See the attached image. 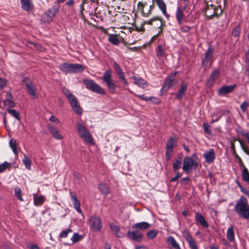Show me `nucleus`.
Returning a JSON list of instances; mask_svg holds the SVG:
<instances>
[{
  "label": "nucleus",
  "mask_w": 249,
  "mask_h": 249,
  "mask_svg": "<svg viewBox=\"0 0 249 249\" xmlns=\"http://www.w3.org/2000/svg\"><path fill=\"white\" fill-rule=\"evenodd\" d=\"M158 233L157 230H152L147 232L146 236L148 239H153L155 238Z\"/></svg>",
  "instance_id": "obj_41"
},
{
  "label": "nucleus",
  "mask_w": 249,
  "mask_h": 249,
  "mask_svg": "<svg viewBox=\"0 0 249 249\" xmlns=\"http://www.w3.org/2000/svg\"><path fill=\"white\" fill-rule=\"evenodd\" d=\"M15 196L19 200L23 201L21 196V190L19 187H16L15 189Z\"/></svg>",
  "instance_id": "obj_46"
},
{
  "label": "nucleus",
  "mask_w": 249,
  "mask_h": 249,
  "mask_svg": "<svg viewBox=\"0 0 249 249\" xmlns=\"http://www.w3.org/2000/svg\"><path fill=\"white\" fill-rule=\"evenodd\" d=\"M113 67L117 74L118 75V77L124 74V73L121 67L116 62H114L113 63Z\"/></svg>",
  "instance_id": "obj_38"
},
{
  "label": "nucleus",
  "mask_w": 249,
  "mask_h": 249,
  "mask_svg": "<svg viewBox=\"0 0 249 249\" xmlns=\"http://www.w3.org/2000/svg\"><path fill=\"white\" fill-rule=\"evenodd\" d=\"M249 107V104L247 101H244L240 105V108L243 113H245Z\"/></svg>",
  "instance_id": "obj_50"
},
{
  "label": "nucleus",
  "mask_w": 249,
  "mask_h": 249,
  "mask_svg": "<svg viewBox=\"0 0 249 249\" xmlns=\"http://www.w3.org/2000/svg\"><path fill=\"white\" fill-rule=\"evenodd\" d=\"M241 27L239 25H237L234 28L231 33V35L234 37H238L240 35Z\"/></svg>",
  "instance_id": "obj_45"
},
{
  "label": "nucleus",
  "mask_w": 249,
  "mask_h": 249,
  "mask_svg": "<svg viewBox=\"0 0 249 249\" xmlns=\"http://www.w3.org/2000/svg\"><path fill=\"white\" fill-rule=\"evenodd\" d=\"M213 52V49L211 47H209L205 53L204 58L202 60L203 64L207 65L209 62L212 60V57Z\"/></svg>",
  "instance_id": "obj_21"
},
{
  "label": "nucleus",
  "mask_w": 249,
  "mask_h": 249,
  "mask_svg": "<svg viewBox=\"0 0 249 249\" xmlns=\"http://www.w3.org/2000/svg\"><path fill=\"white\" fill-rule=\"evenodd\" d=\"M157 57L160 59L166 56V53L164 48L161 45H158L156 50Z\"/></svg>",
  "instance_id": "obj_30"
},
{
  "label": "nucleus",
  "mask_w": 249,
  "mask_h": 249,
  "mask_svg": "<svg viewBox=\"0 0 249 249\" xmlns=\"http://www.w3.org/2000/svg\"><path fill=\"white\" fill-rule=\"evenodd\" d=\"M70 194L71 195V197L72 200L73 205L74 208L78 213H82V210L80 208V203L77 198L76 195L71 192H70Z\"/></svg>",
  "instance_id": "obj_20"
},
{
  "label": "nucleus",
  "mask_w": 249,
  "mask_h": 249,
  "mask_svg": "<svg viewBox=\"0 0 249 249\" xmlns=\"http://www.w3.org/2000/svg\"><path fill=\"white\" fill-rule=\"evenodd\" d=\"M74 4V0H68L65 3V5L69 6L71 7Z\"/></svg>",
  "instance_id": "obj_60"
},
{
  "label": "nucleus",
  "mask_w": 249,
  "mask_h": 249,
  "mask_svg": "<svg viewBox=\"0 0 249 249\" xmlns=\"http://www.w3.org/2000/svg\"><path fill=\"white\" fill-rule=\"evenodd\" d=\"M231 152H232V153L233 154V155L234 156H235L236 158H238V155L236 154V151H235L234 143L232 142H231Z\"/></svg>",
  "instance_id": "obj_55"
},
{
  "label": "nucleus",
  "mask_w": 249,
  "mask_h": 249,
  "mask_svg": "<svg viewBox=\"0 0 249 249\" xmlns=\"http://www.w3.org/2000/svg\"><path fill=\"white\" fill-rule=\"evenodd\" d=\"M103 80L106 83L108 90L112 93H114L116 85L112 79V71L109 69H107L104 73Z\"/></svg>",
  "instance_id": "obj_9"
},
{
  "label": "nucleus",
  "mask_w": 249,
  "mask_h": 249,
  "mask_svg": "<svg viewBox=\"0 0 249 249\" xmlns=\"http://www.w3.org/2000/svg\"><path fill=\"white\" fill-rule=\"evenodd\" d=\"M173 151H168L166 150L165 158L167 161H169L172 156Z\"/></svg>",
  "instance_id": "obj_56"
},
{
  "label": "nucleus",
  "mask_w": 249,
  "mask_h": 249,
  "mask_svg": "<svg viewBox=\"0 0 249 249\" xmlns=\"http://www.w3.org/2000/svg\"><path fill=\"white\" fill-rule=\"evenodd\" d=\"M195 219L196 222H199L203 227H208L209 225L202 214L198 213H196L195 215Z\"/></svg>",
  "instance_id": "obj_28"
},
{
  "label": "nucleus",
  "mask_w": 249,
  "mask_h": 249,
  "mask_svg": "<svg viewBox=\"0 0 249 249\" xmlns=\"http://www.w3.org/2000/svg\"><path fill=\"white\" fill-rule=\"evenodd\" d=\"M62 91L68 99L71 107L74 112L77 114H81L82 108L77 98L71 93L70 90L65 87L62 88Z\"/></svg>",
  "instance_id": "obj_2"
},
{
  "label": "nucleus",
  "mask_w": 249,
  "mask_h": 249,
  "mask_svg": "<svg viewBox=\"0 0 249 249\" xmlns=\"http://www.w3.org/2000/svg\"><path fill=\"white\" fill-rule=\"evenodd\" d=\"M99 189L105 195L109 193V189L107 185L104 183H100L98 186Z\"/></svg>",
  "instance_id": "obj_36"
},
{
  "label": "nucleus",
  "mask_w": 249,
  "mask_h": 249,
  "mask_svg": "<svg viewBox=\"0 0 249 249\" xmlns=\"http://www.w3.org/2000/svg\"><path fill=\"white\" fill-rule=\"evenodd\" d=\"M138 97H139L140 98L144 100V101H148L149 100H150L151 99V97H148L147 96H145L144 94H142V95H137Z\"/></svg>",
  "instance_id": "obj_59"
},
{
  "label": "nucleus",
  "mask_w": 249,
  "mask_h": 249,
  "mask_svg": "<svg viewBox=\"0 0 249 249\" xmlns=\"http://www.w3.org/2000/svg\"><path fill=\"white\" fill-rule=\"evenodd\" d=\"M242 179L249 184V173L246 168H244L242 173Z\"/></svg>",
  "instance_id": "obj_39"
},
{
  "label": "nucleus",
  "mask_w": 249,
  "mask_h": 249,
  "mask_svg": "<svg viewBox=\"0 0 249 249\" xmlns=\"http://www.w3.org/2000/svg\"><path fill=\"white\" fill-rule=\"evenodd\" d=\"M60 70L64 73H77L82 72L84 70L82 65L79 64H69L65 63L61 64L59 67Z\"/></svg>",
  "instance_id": "obj_7"
},
{
  "label": "nucleus",
  "mask_w": 249,
  "mask_h": 249,
  "mask_svg": "<svg viewBox=\"0 0 249 249\" xmlns=\"http://www.w3.org/2000/svg\"><path fill=\"white\" fill-rule=\"evenodd\" d=\"M182 233L183 237L188 243L189 246L191 249H198L193 236L190 234L189 232L187 230H184L182 231Z\"/></svg>",
  "instance_id": "obj_13"
},
{
  "label": "nucleus",
  "mask_w": 249,
  "mask_h": 249,
  "mask_svg": "<svg viewBox=\"0 0 249 249\" xmlns=\"http://www.w3.org/2000/svg\"><path fill=\"white\" fill-rule=\"evenodd\" d=\"M187 88V84L183 81L181 84V86L178 90V92L176 94V98L178 100L180 99L183 95L184 94L185 91Z\"/></svg>",
  "instance_id": "obj_26"
},
{
  "label": "nucleus",
  "mask_w": 249,
  "mask_h": 249,
  "mask_svg": "<svg viewBox=\"0 0 249 249\" xmlns=\"http://www.w3.org/2000/svg\"><path fill=\"white\" fill-rule=\"evenodd\" d=\"M76 125L80 138L86 143L93 145L94 144V140L89 131L81 123H76Z\"/></svg>",
  "instance_id": "obj_6"
},
{
  "label": "nucleus",
  "mask_w": 249,
  "mask_h": 249,
  "mask_svg": "<svg viewBox=\"0 0 249 249\" xmlns=\"http://www.w3.org/2000/svg\"><path fill=\"white\" fill-rule=\"evenodd\" d=\"M23 163L25 165L26 168L30 170L31 168V160L26 156L25 154H24V158L23 159Z\"/></svg>",
  "instance_id": "obj_40"
},
{
  "label": "nucleus",
  "mask_w": 249,
  "mask_h": 249,
  "mask_svg": "<svg viewBox=\"0 0 249 249\" xmlns=\"http://www.w3.org/2000/svg\"><path fill=\"white\" fill-rule=\"evenodd\" d=\"M24 84L26 86V89L29 94L34 98H37V95L36 93V89L33 85L31 80L25 77L23 80Z\"/></svg>",
  "instance_id": "obj_11"
},
{
  "label": "nucleus",
  "mask_w": 249,
  "mask_h": 249,
  "mask_svg": "<svg viewBox=\"0 0 249 249\" xmlns=\"http://www.w3.org/2000/svg\"><path fill=\"white\" fill-rule=\"evenodd\" d=\"M168 244H170L175 249H180L178 244L176 242L173 236H169L166 239Z\"/></svg>",
  "instance_id": "obj_34"
},
{
  "label": "nucleus",
  "mask_w": 249,
  "mask_h": 249,
  "mask_svg": "<svg viewBox=\"0 0 249 249\" xmlns=\"http://www.w3.org/2000/svg\"><path fill=\"white\" fill-rule=\"evenodd\" d=\"M198 158L196 154L194 153L192 157H186L183 161L182 170L186 173L190 172L193 168L196 169L198 166Z\"/></svg>",
  "instance_id": "obj_3"
},
{
  "label": "nucleus",
  "mask_w": 249,
  "mask_h": 249,
  "mask_svg": "<svg viewBox=\"0 0 249 249\" xmlns=\"http://www.w3.org/2000/svg\"><path fill=\"white\" fill-rule=\"evenodd\" d=\"M152 1L156 2L159 9L161 11L162 14L168 19L170 16L166 12V6L164 1L163 0H153Z\"/></svg>",
  "instance_id": "obj_19"
},
{
  "label": "nucleus",
  "mask_w": 249,
  "mask_h": 249,
  "mask_svg": "<svg viewBox=\"0 0 249 249\" xmlns=\"http://www.w3.org/2000/svg\"><path fill=\"white\" fill-rule=\"evenodd\" d=\"M131 79L134 80L133 83L140 87L144 88L147 86V83L146 81L141 78H137L133 76L131 77Z\"/></svg>",
  "instance_id": "obj_25"
},
{
  "label": "nucleus",
  "mask_w": 249,
  "mask_h": 249,
  "mask_svg": "<svg viewBox=\"0 0 249 249\" xmlns=\"http://www.w3.org/2000/svg\"><path fill=\"white\" fill-rule=\"evenodd\" d=\"M7 110L10 115L13 116L17 120H20L19 114L17 112L16 110L14 109L7 108Z\"/></svg>",
  "instance_id": "obj_44"
},
{
  "label": "nucleus",
  "mask_w": 249,
  "mask_h": 249,
  "mask_svg": "<svg viewBox=\"0 0 249 249\" xmlns=\"http://www.w3.org/2000/svg\"><path fill=\"white\" fill-rule=\"evenodd\" d=\"M144 23L154 25L157 28H160L162 25L161 18L158 17H155L147 21H145Z\"/></svg>",
  "instance_id": "obj_18"
},
{
  "label": "nucleus",
  "mask_w": 249,
  "mask_h": 249,
  "mask_svg": "<svg viewBox=\"0 0 249 249\" xmlns=\"http://www.w3.org/2000/svg\"><path fill=\"white\" fill-rule=\"evenodd\" d=\"M22 8L26 11H30L34 8L31 0H20Z\"/></svg>",
  "instance_id": "obj_22"
},
{
  "label": "nucleus",
  "mask_w": 249,
  "mask_h": 249,
  "mask_svg": "<svg viewBox=\"0 0 249 249\" xmlns=\"http://www.w3.org/2000/svg\"><path fill=\"white\" fill-rule=\"evenodd\" d=\"M33 199L35 205L36 206H40L43 203L44 197L42 195L38 196L36 194H34Z\"/></svg>",
  "instance_id": "obj_31"
},
{
  "label": "nucleus",
  "mask_w": 249,
  "mask_h": 249,
  "mask_svg": "<svg viewBox=\"0 0 249 249\" xmlns=\"http://www.w3.org/2000/svg\"><path fill=\"white\" fill-rule=\"evenodd\" d=\"M191 27L186 25H183L180 28V31L183 33H188Z\"/></svg>",
  "instance_id": "obj_53"
},
{
  "label": "nucleus",
  "mask_w": 249,
  "mask_h": 249,
  "mask_svg": "<svg viewBox=\"0 0 249 249\" xmlns=\"http://www.w3.org/2000/svg\"><path fill=\"white\" fill-rule=\"evenodd\" d=\"M204 13L206 19H212L214 18H218L222 14V11L220 6L211 4L206 6Z\"/></svg>",
  "instance_id": "obj_4"
},
{
  "label": "nucleus",
  "mask_w": 249,
  "mask_h": 249,
  "mask_svg": "<svg viewBox=\"0 0 249 249\" xmlns=\"http://www.w3.org/2000/svg\"><path fill=\"white\" fill-rule=\"evenodd\" d=\"M4 106H8L10 107H15V103L12 100H5L4 102Z\"/></svg>",
  "instance_id": "obj_52"
},
{
  "label": "nucleus",
  "mask_w": 249,
  "mask_h": 249,
  "mask_svg": "<svg viewBox=\"0 0 249 249\" xmlns=\"http://www.w3.org/2000/svg\"><path fill=\"white\" fill-rule=\"evenodd\" d=\"M203 128L204 132L208 134H211V131L210 130L209 128V125L205 123L203 124Z\"/></svg>",
  "instance_id": "obj_54"
},
{
  "label": "nucleus",
  "mask_w": 249,
  "mask_h": 249,
  "mask_svg": "<svg viewBox=\"0 0 249 249\" xmlns=\"http://www.w3.org/2000/svg\"><path fill=\"white\" fill-rule=\"evenodd\" d=\"M46 15H48L50 18H52L54 16V13H52V11L51 10L49 9Z\"/></svg>",
  "instance_id": "obj_64"
},
{
  "label": "nucleus",
  "mask_w": 249,
  "mask_h": 249,
  "mask_svg": "<svg viewBox=\"0 0 249 249\" xmlns=\"http://www.w3.org/2000/svg\"><path fill=\"white\" fill-rule=\"evenodd\" d=\"M236 87V85L223 86L218 90V94L224 96L225 94L231 92Z\"/></svg>",
  "instance_id": "obj_14"
},
{
  "label": "nucleus",
  "mask_w": 249,
  "mask_h": 249,
  "mask_svg": "<svg viewBox=\"0 0 249 249\" xmlns=\"http://www.w3.org/2000/svg\"><path fill=\"white\" fill-rule=\"evenodd\" d=\"M181 174L180 173H178L176 176H175L174 178H173L171 180V181L172 182H174V181H176L178 180V179L180 178L181 177Z\"/></svg>",
  "instance_id": "obj_58"
},
{
  "label": "nucleus",
  "mask_w": 249,
  "mask_h": 249,
  "mask_svg": "<svg viewBox=\"0 0 249 249\" xmlns=\"http://www.w3.org/2000/svg\"><path fill=\"white\" fill-rule=\"evenodd\" d=\"M72 232V231L70 228H68L66 230L62 231L59 235V237L60 238H66L70 233Z\"/></svg>",
  "instance_id": "obj_42"
},
{
  "label": "nucleus",
  "mask_w": 249,
  "mask_h": 249,
  "mask_svg": "<svg viewBox=\"0 0 249 249\" xmlns=\"http://www.w3.org/2000/svg\"><path fill=\"white\" fill-rule=\"evenodd\" d=\"M189 181V178L188 177L183 178L181 179V183L184 185L187 184Z\"/></svg>",
  "instance_id": "obj_62"
},
{
  "label": "nucleus",
  "mask_w": 249,
  "mask_h": 249,
  "mask_svg": "<svg viewBox=\"0 0 249 249\" xmlns=\"http://www.w3.org/2000/svg\"><path fill=\"white\" fill-rule=\"evenodd\" d=\"M227 237L230 242L234 241V233L232 226L228 228L227 232Z\"/></svg>",
  "instance_id": "obj_33"
},
{
  "label": "nucleus",
  "mask_w": 249,
  "mask_h": 249,
  "mask_svg": "<svg viewBox=\"0 0 249 249\" xmlns=\"http://www.w3.org/2000/svg\"><path fill=\"white\" fill-rule=\"evenodd\" d=\"M6 85V81L4 79L0 78V89H2Z\"/></svg>",
  "instance_id": "obj_61"
},
{
  "label": "nucleus",
  "mask_w": 249,
  "mask_h": 249,
  "mask_svg": "<svg viewBox=\"0 0 249 249\" xmlns=\"http://www.w3.org/2000/svg\"><path fill=\"white\" fill-rule=\"evenodd\" d=\"M234 210L240 217L249 219V205L245 197L242 196L237 201Z\"/></svg>",
  "instance_id": "obj_1"
},
{
  "label": "nucleus",
  "mask_w": 249,
  "mask_h": 249,
  "mask_svg": "<svg viewBox=\"0 0 249 249\" xmlns=\"http://www.w3.org/2000/svg\"><path fill=\"white\" fill-rule=\"evenodd\" d=\"M88 223L90 229L94 231H99L102 228L101 221L98 216L95 215L91 216Z\"/></svg>",
  "instance_id": "obj_10"
},
{
  "label": "nucleus",
  "mask_w": 249,
  "mask_h": 249,
  "mask_svg": "<svg viewBox=\"0 0 249 249\" xmlns=\"http://www.w3.org/2000/svg\"><path fill=\"white\" fill-rule=\"evenodd\" d=\"M10 167V164L7 161H5L3 163L0 164V173H2L5 171L6 169Z\"/></svg>",
  "instance_id": "obj_48"
},
{
  "label": "nucleus",
  "mask_w": 249,
  "mask_h": 249,
  "mask_svg": "<svg viewBox=\"0 0 249 249\" xmlns=\"http://www.w3.org/2000/svg\"><path fill=\"white\" fill-rule=\"evenodd\" d=\"M108 40L109 42L115 45H118L120 42L118 36L114 34L109 35Z\"/></svg>",
  "instance_id": "obj_35"
},
{
  "label": "nucleus",
  "mask_w": 249,
  "mask_h": 249,
  "mask_svg": "<svg viewBox=\"0 0 249 249\" xmlns=\"http://www.w3.org/2000/svg\"><path fill=\"white\" fill-rule=\"evenodd\" d=\"M220 73V70L218 69H214L211 74L210 78L207 81V84L211 86L217 79Z\"/></svg>",
  "instance_id": "obj_17"
},
{
  "label": "nucleus",
  "mask_w": 249,
  "mask_h": 249,
  "mask_svg": "<svg viewBox=\"0 0 249 249\" xmlns=\"http://www.w3.org/2000/svg\"><path fill=\"white\" fill-rule=\"evenodd\" d=\"M176 17L178 23L180 25H181L183 22L184 15L183 10L180 7H178L177 8Z\"/></svg>",
  "instance_id": "obj_23"
},
{
  "label": "nucleus",
  "mask_w": 249,
  "mask_h": 249,
  "mask_svg": "<svg viewBox=\"0 0 249 249\" xmlns=\"http://www.w3.org/2000/svg\"><path fill=\"white\" fill-rule=\"evenodd\" d=\"M176 73L175 72L174 74L170 75L166 78L161 89L162 91L166 92L170 88L176 85L177 83L175 77Z\"/></svg>",
  "instance_id": "obj_12"
},
{
  "label": "nucleus",
  "mask_w": 249,
  "mask_h": 249,
  "mask_svg": "<svg viewBox=\"0 0 249 249\" xmlns=\"http://www.w3.org/2000/svg\"><path fill=\"white\" fill-rule=\"evenodd\" d=\"M83 82L86 86V88L92 92L102 95L106 94L105 90L93 80L89 79H85L83 80Z\"/></svg>",
  "instance_id": "obj_8"
},
{
  "label": "nucleus",
  "mask_w": 249,
  "mask_h": 249,
  "mask_svg": "<svg viewBox=\"0 0 249 249\" xmlns=\"http://www.w3.org/2000/svg\"><path fill=\"white\" fill-rule=\"evenodd\" d=\"M181 163L182 159L181 157H178L173 163L174 171H177L181 167Z\"/></svg>",
  "instance_id": "obj_37"
},
{
  "label": "nucleus",
  "mask_w": 249,
  "mask_h": 249,
  "mask_svg": "<svg viewBox=\"0 0 249 249\" xmlns=\"http://www.w3.org/2000/svg\"><path fill=\"white\" fill-rule=\"evenodd\" d=\"M9 145L12 148L13 152L16 155H17L18 152L17 150V142L14 139H12L9 142Z\"/></svg>",
  "instance_id": "obj_43"
},
{
  "label": "nucleus",
  "mask_w": 249,
  "mask_h": 249,
  "mask_svg": "<svg viewBox=\"0 0 249 249\" xmlns=\"http://www.w3.org/2000/svg\"><path fill=\"white\" fill-rule=\"evenodd\" d=\"M218 114V111H217L216 112H214L213 114H212V118H213V119L211 121V123H214L215 122H216L217 121H219V120L220 119V118H221V115H220L218 117H216V119H214V117L216 116L217 114Z\"/></svg>",
  "instance_id": "obj_51"
},
{
  "label": "nucleus",
  "mask_w": 249,
  "mask_h": 249,
  "mask_svg": "<svg viewBox=\"0 0 249 249\" xmlns=\"http://www.w3.org/2000/svg\"><path fill=\"white\" fill-rule=\"evenodd\" d=\"M110 230L112 232H113L117 237H122L124 236V234L120 231V228L114 225L113 223L109 224Z\"/></svg>",
  "instance_id": "obj_29"
},
{
  "label": "nucleus",
  "mask_w": 249,
  "mask_h": 249,
  "mask_svg": "<svg viewBox=\"0 0 249 249\" xmlns=\"http://www.w3.org/2000/svg\"><path fill=\"white\" fill-rule=\"evenodd\" d=\"M49 129L52 136L56 139L60 140L63 139L62 135L59 131L53 125H49Z\"/></svg>",
  "instance_id": "obj_24"
},
{
  "label": "nucleus",
  "mask_w": 249,
  "mask_h": 249,
  "mask_svg": "<svg viewBox=\"0 0 249 249\" xmlns=\"http://www.w3.org/2000/svg\"><path fill=\"white\" fill-rule=\"evenodd\" d=\"M150 224L146 222H139L134 224L132 228L135 230H145L150 227Z\"/></svg>",
  "instance_id": "obj_27"
},
{
  "label": "nucleus",
  "mask_w": 249,
  "mask_h": 249,
  "mask_svg": "<svg viewBox=\"0 0 249 249\" xmlns=\"http://www.w3.org/2000/svg\"><path fill=\"white\" fill-rule=\"evenodd\" d=\"M203 157H204L206 162L208 163L212 162L215 158L214 150L212 148L206 151L204 153Z\"/></svg>",
  "instance_id": "obj_15"
},
{
  "label": "nucleus",
  "mask_w": 249,
  "mask_h": 249,
  "mask_svg": "<svg viewBox=\"0 0 249 249\" xmlns=\"http://www.w3.org/2000/svg\"><path fill=\"white\" fill-rule=\"evenodd\" d=\"M154 8V1H139L137 4L138 11L143 17H148Z\"/></svg>",
  "instance_id": "obj_5"
},
{
  "label": "nucleus",
  "mask_w": 249,
  "mask_h": 249,
  "mask_svg": "<svg viewBox=\"0 0 249 249\" xmlns=\"http://www.w3.org/2000/svg\"><path fill=\"white\" fill-rule=\"evenodd\" d=\"M49 120L51 122H53L56 124L60 123V121L54 116H52L50 118Z\"/></svg>",
  "instance_id": "obj_57"
},
{
  "label": "nucleus",
  "mask_w": 249,
  "mask_h": 249,
  "mask_svg": "<svg viewBox=\"0 0 249 249\" xmlns=\"http://www.w3.org/2000/svg\"><path fill=\"white\" fill-rule=\"evenodd\" d=\"M82 239V236L77 233H74L71 238L73 243H75Z\"/></svg>",
  "instance_id": "obj_47"
},
{
  "label": "nucleus",
  "mask_w": 249,
  "mask_h": 249,
  "mask_svg": "<svg viewBox=\"0 0 249 249\" xmlns=\"http://www.w3.org/2000/svg\"><path fill=\"white\" fill-rule=\"evenodd\" d=\"M127 234L129 238L135 241L140 242L142 241V234L139 231H128Z\"/></svg>",
  "instance_id": "obj_16"
},
{
  "label": "nucleus",
  "mask_w": 249,
  "mask_h": 249,
  "mask_svg": "<svg viewBox=\"0 0 249 249\" xmlns=\"http://www.w3.org/2000/svg\"><path fill=\"white\" fill-rule=\"evenodd\" d=\"M246 63L248 64L247 70H246V72L247 73V74L248 75H249V56L247 57V58L246 59Z\"/></svg>",
  "instance_id": "obj_63"
},
{
  "label": "nucleus",
  "mask_w": 249,
  "mask_h": 249,
  "mask_svg": "<svg viewBox=\"0 0 249 249\" xmlns=\"http://www.w3.org/2000/svg\"><path fill=\"white\" fill-rule=\"evenodd\" d=\"M177 141L175 137L171 138L167 142L166 144V150L173 151L174 144Z\"/></svg>",
  "instance_id": "obj_32"
},
{
  "label": "nucleus",
  "mask_w": 249,
  "mask_h": 249,
  "mask_svg": "<svg viewBox=\"0 0 249 249\" xmlns=\"http://www.w3.org/2000/svg\"><path fill=\"white\" fill-rule=\"evenodd\" d=\"M238 142H240L241 147L243 150L248 155H249V150H248L247 147L243 143L242 141L239 139L238 140Z\"/></svg>",
  "instance_id": "obj_49"
}]
</instances>
